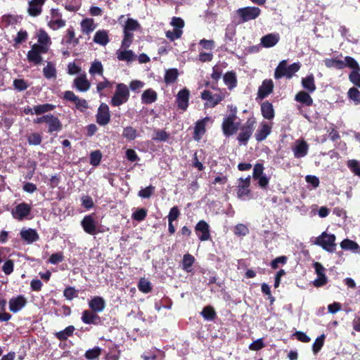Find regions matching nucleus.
Here are the masks:
<instances>
[{"label":"nucleus","instance_id":"nucleus-1","mask_svg":"<svg viewBox=\"0 0 360 360\" xmlns=\"http://www.w3.org/2000/svg\"><path fill=\"white\" fill-rule=\"evenodd\" d=\"M300 68V65L298 63H294L289 66H287V61L283 60L281 61L274 72V78L279 79L283 77L288 79L291 78L293 75L297 72Z\"/></svg>","mask_w":360,"mask_h":360},{"label":"nucleus","instance_id":"nucleus-2","mask_svg":"<svg viewBox=\"0 0 360 360\" xmlns=\"http://www.w3.org/2000/svg\"><path fill=\"white\" fill-rule=\"evenodd\" d=\"M130 96L129 87L124 83H119L116 86V90L112 96L110 104L112 106H120L126 103Z\"/></svg>","mask_w":360,"mask_h":360},{"label":"nucleus","instance_id":"nucleus-3","mask_svg":"<svg viewBox=\"0 0 360 360\" xmlns=\"http://www.w3.org/2000/svg\"><path fill=\"white\" fill-rule=\"evenodd\" d=\"M256 121L254 118H248L243 126L240 127L237 140L244 146H246L255 129Z\"/></svg>","mask_w":360,"mask_h":360},{"label":"nucleus","instance_id":"nucleus-4","mask_svg":"<svg viewBox=\"0 0 360 360\" xmlns=\"http://www.w3.org/2000/svg\"><path fill=\"white\" fill-rule=\"evenodd\" d=\"M335 241V236L334 234H328L326 232H323L316 238L315 244L322 247L323 250L332 252L335 250L336 244Z\"/></svg>","mask_w":360,"mask_h":360},{"label":"nucleus","instance_id":"nucleus-5","mask_svg":"<svg viewBox=\"0 0 360 360\" xmlns=\"http://www.w3.org/2000/svg\"><path fill=\"white\" fill-rule=\"evenodd\" d=\"M236 13L240 17V22H245L258 18L261 14V9L255 6H247L238 8Z\"/></svg>","mask_w":360,"mask_h":360},{"label":"nucleus","instance_id":"nucleus-6","mask_svg":"<svg viewBox=\"0 0 360 360\" xmlns=\"http://www.w3.org/2000/svg\"><path fill=\"white\" fill-rule=\"evenodd\" d=\"M47 52L48 49H46L43 46H38L37 44H34L32 46L31 50L27 53V60L29 62L33 63L35 65H39L42 61L41 55L46 53Z\"/></svg>","mask_w":360,"mask_h":360},{"label":"nucleus","instance_id":"nucleus-7","mask_svg":"<svg viewBox=\"0 0 360 360\" xmlns=\"http://www.w3.org/2000/svg\"><path fill=\"white\" fill-rule=\"evenodd\" d=\"M236 118V114L232 113L224 119L221 127L226 136H230L238 131V123H235Z\"/></svg>","mask_w":360,"mask_h":360},{"label":"nucleus","instance_id":"nucleus-8","mask_svg":"<svg viewBox=\"0 0 360 360\" xmlns=\"http://www.w3.org/2000/svg\"><path fill=\"white\" fill-rule=\"evenodd\" d=\"M63 98L66 101L72 102L75 105L76 108L81 112H84L87 108H89L87 101L84 98H79L72 91H65Z\"/></svg>","mask_w":360,"mask_h":360},{"label":"nucleus","instance_id":"nucleus-9","mask_svg":"<svg viewBox=\"0 0 360 360\" xmlns=\"http://www.w3.org/2000/svg\"><path fill=\"white\" fill-rule=\"evenodd\" d=\"M195 231L200 241H207L211 238L210 226L205 220H200L196 224Z\"/></svg>","mask_w":360,"mask_h":360},{"label":"nucleus","instance_id":"nucleus-10","mask_svg":"<svg viewBox=\"0 0 360 360\" xmlns=\"http://www.w3.org/2000/svg\"><path fill=\"white\" fill-rule=\"evenodd\" d=\"M96 122L101 126H105L110 122V114L107 104L102 103L98 108Z\"/></svg>","mask_w":360,"mask_h":360},{"label":"nucleus","instance_id":"nucleus-11","mask_svg":"<svg viewBox=\"0 0 360 360\" xmlns=\"http://www.w3.org/2000/svg\"><path fill=\"white\" fill-rule=\"evenodd\" d=\"M31 209V206L27 203L21 202L12 210L11 214L13 218L18 220H22L30 214Z\"/></svg>","mask_w":360,"mask_h":360},{"label":"nucleus","instance_id":"nucleus-12","mask_svg":"<svg viewBox=\"0 0 360 360\" xmlns=\"http://www.w3.org/2000/svg\"><path fill=\"white\" fill-rule=\"evenodd\" d=\"M81 226L84 231L89 235H95L98 233L96 221L92 214L86 215L81 221Z\"/></svg>","mask_w":360,"mask_h":360},{"label":"nucleus","instance_id":"nucleus-13","mask_svg":"<svg viewBox=\"0 0 360 360\" xmlns=\"http://www.w3.org/2000/svg\"><path fill=\"white\" fill-rule=\"evenodd\" d=\"M190 91L187 88L181 89L176 96V103L179 109L186 110L189 104Z\"/></svg>","mask_w":360,"mask_h":360},{"label":"nucleus","instance_id":"nucleus-14","mask_svg":"<svg viewBox=\"0 0 360 360\" xmlns=\"http://www.w3.org/2000/svg\"><path fill=\"white\" fill-rule=\"evenodd\" d=\"M274 88V84L271 79H266L263 80L261 86L258 89L257 99H264L271 94Z\"/></svg>","mask_w":360,"mask_h":360},{"label":"nucleus","instance_id":"nucleus-15","mask_svg":"<svg viewBox=\"0 0 360 360\" xmlns=\"http://www.w3.org/2000/svg\"><path fill=\"white\" fill-rule=\"evenodd\" d=\"M27 303V299L24 295H18L13 297L8 301L9 310L13 313H17L24 308Z\"/></svg>","mask_w":360,"mask_h":360},{"label":"nucleus","instance_id":"nucleus-16","mask_svg":"<svg viewBox=\"0 0 360 360\" xmlns=\"http://www.w3.org/2000/svg\"><path fill=\"white\" fill-rule=\"evenodd\" d=\"M82 321L85 324L99 325L101 323V318L92 310H84L81 317Z\"/></svg>","mask_w":360,"mask_h":360},{"label":"nucleus","instance_id":"nucleus-17","mask_svg":"<svg viewBox=\"0 0 360 360\" xmlns=\"http://www.w3.org/2000/svg\"><path fill=\"white\" fill-rule=\"evenodd\" d=\"M250 176H248L245 179L240 178V184L238 186L237 195L239 198L243 199L245 197H248L250 193L249 188L250 186Z\"/></svg>","mask_w":360,"mask_h":360},{"label":"nucleus","instance_id":"nucleus-18","mask_svg":"<svg viewBox=\"0 0 360 360\" xmlns=\"http://www.w3.org/2000/svg\"><path fill=\"white\" fill-rule=\"evenodd\" d=\"M279 40L280 36L278 33H270L261 38L260 44L264 48H271L277 44Z\"/></svg>","mask_w":360,"mask_h":360},{"label":"nucleus","instance_id":"nucleus-19","mask_svg":"<svg viewBox=\"0 0 360 360\" xmlns=\"http://www.w3.org/2000/svg\"><path fill=\"white\" fill-rule=\"evenodd\" d=\"M46 0H32L29 2L27 12L30 15L36 17L42 12V6Z\"/></svg>","mask_w":360,"mask_h":360},{"label":"nucleus","instance_id":"nucleus-20","mask_svg":"<svg viewBox=\"0 0 360 360\" xmlns=\"http://www.w3.org/2000/svg\"><path fill=\"white\" fill-rule=\"evenodd\" d=\"M20 235L21 238L28 244H31L39 238L37 231L33 229H22L20 232Z\"/></svg>","mask_w":360,"mask_h":360},{"label":"nucleus","instance_id":"nucleus-21","mask_svg":"<svg viewBox=\"0 0 360 360\" xmlns=\"http://www.w3.org/2000/svg\"><path fill=\"white\" fill-rule=\"evenodd\" d=\"M89 306L93 311L101 312L105 307V301L102 297L95 296L89 302Z\"/></svg>","mask_w":360,"mask_h":360},{"label":"nucleus","instance_id":"nucleus-22","mask_svg":"<svg viewBox=\"0 0 360 360\" xmlns=\"http://www.w3.org/2000/svg\"><path fill=\"white\" fill-rule=\"evenodd\" d=\"M271 131V127L266 123L262 122L260 127L257 130L255 134V137L258 142H262L265 140Z\"/></svg>","mask_w":360,"mask_h":360},{"label":"nucleus","instance_id":"nucleus-23","mask_svg":"<svg viewBox=\"0 0 360 360\" xmlns=\"http://www.w3.org/2000/svg\"><path fill=\"white\" fill-rule=\"evenodd\" d=\"M208 120V117H205L202 120H200L195 122V125L194 127L193 132V139L195 141H200L202 136L205 133V124L206 120Z\"/></svg>","mask_w":360,"mask_h":360},{"label":"nucleus","instance_id":"nucleus-24","mask_svg":"<svg viewBox=\"0 0 360 360\" xmlns=\"http://www.w3.org/2000/svg\"><path fill=\"white\" fill-rule=\"evenodd\" d=\"M261 112L264 119L271 120L275 116V111L271 103L268 101L261 104Z\"/></svg>","mask_w":360,"mask_h":360},{"label":"nucleus","instance_id":"nucleus-25","mask_svg":"<svg viewBox=\"0 0 360 360\" xmlns=\"http://www.w3.org/2000/svg\"><path fill=\"white\" fill-rule=\"evenodd\" d=\"M295 100L301 103L304 106H311L313 105V99L309 95V92L304 91H300L296 94L295 96Z\"/></svg>","mask_w":360,"mask_h":360},{"label":"nucleus","instance_id":"nucleus-26","mask_svg":"<svg viewBox=\"0 0 360 360\" xmlns=\"http://www.w3.org/2000/svg\"><path fill=\"white\" fill-rule=\"evenodd\" d=\"M158 99V94L153 89L145 90L141 94V103L143 104L149 105L155 103Z\"/></svg>","mask_w":360,"mask_h":360},{"label":"nucleus","instance_id":"nucleus-27","mask_svg":"<svg viewBox=\"0 0 360 360\" xmlns=\"http://www.w3.org/2000/svg\"><path fill=\"white\" fill-rule=\"evenodd\" d=\"M74 85L79 91L85 92L90 88V82L87 80L86 75H81L74 79Z\"/></svg>","mask_w":360,"mask_h":360},{"label":"nucleus","instance_id":"nucleus-28","mask_svg":"<svg viewBox=\"0 0 360 360\" xmlns=\"http://www.w3.org/2000/svg\"><path fill=\"white\" fill-rule=\"evenodd\" d=\"M94 41L101 46L107 45L110 41L108 31L104 30H98L94 37Z\"/></svg>","mask_w":360,"mask_h":360},{"label":"nucleus","instance_id":"nucleus-29","mask_svg":"<svg viewBox=\"0 0 360 360\" xmlns=\"http://www.w3.org/2000/svg\"><path fill=\"white\" fill-rule=\"evenodd\" d=\"M75 328L74 326L70 325L66 327L64 330L56 332L54 335L60 342L65 341L69 337L73 335Z\"/></svg>","mask_w":360,"mask_h":360},{"label":"nucleus","instance_id":"nucleus-30","mask_svg":"<svg viewBox=\"0 0 360 360\" xmlns=\"http://www.w3.org/2000/svg\"><path fill=\"white\" fill-rule=\"evenodd\" d=\"M309 146L304 141L299 142L293 149L294 155L297 158H301L307 155Z\"/></svg>","mask_w":360,"mask_h":360},{"label":"nucleus","instance_id":"nucleus-31","mask_svg":"<svg viewBox=\"0 0 360 360\" xmlns=\"http://www.w3.org/2000/svg\"><path fill=\"white\" fill-rule=\"evenodd\" d=\"M47 123L49 125V132L53 133V131H59L62 129V123L60 122V120L50 114V117L49 120H47Z\"/></svg>","mask_w":360,"mask_h":360},{"label":"nucleus","instance_id":"nucleus-32","mask_svg":"<svg viewBox=\"0 0 360 360\" xmlns=\"http://www.w3.org/2000/svg\"><path fill=\"white\" fill-rule=\"evenodd\" d=\"M302 87L307 90L309 93H313L316 89L314 75L310 74L306 77L302 78Z\"/></svg>","mask_w":360,"mask_h":360},{"label":"nucleus","instance_id":"nucleus-33","mask_svg":"<svg viewBox=\"0 0 360 360\" xmlns=\"http://www.w3.org/2000/svg\"><path fill=\"white\" fill-rule=\"evenodd\" d=\"M223 79L224 84L229 89H232L237 86V77L235 72L229 71L226 72Z\"/></svg>","mask_w":360,"mask_h":360},{"label":"nucleus","instance_id":"nucleus-34","mask_svg":"<svg viewBox=\"0 0 360 360\" xmlns=\"http://www.w3.org/2000/svg\"><path fill=\"white\" fill-rule=\"evenodd\" d=\"M195 260V257L189 253L185 254L181 262L182 269L187 273L191 272L193 270L192 266Z\"/></svg>","mask_w":360,"mask_h":360},{"label":"nucleus","instance_id":"nucleus-35","mask_svg":"<svg viewBox=\"0 0 360 360\" xmlns=\"http://www.w3.org/2000/svg\"><path fill=\"white\" fill-rule=\"evenodd\" d=\"M62 43H65L67 44H73L74 46L79 44V39L75 37V30L72 27H70L66 30V34L63 39Z\"/></svg>","mask_w":360,"mask_h":360},{"label":"nucleus","instance_id":"nucleus-36","mask_svg":"<svg viewBox=\"0 0 360 360\" xmlns=\"http://www.w3.org/2000/svg\"><path fill=\"white\" fill-rule=\"evenodd\" d=\"M200 314L204 319L207 321H213L217 317L216 311L212 306L205 307L200 312Z\"/></svg>","mask_w":360,"mask_h":360},{"label":"nucleus","instance_id":"nucleus-37","mask_svg":"<svg viewBox=\"0 0 360 360\" xmlns=\"http://www.w3.org/2000/svg\"><path fill=\"white\" fill-rule=\"evenodd\" d=\"M179 76V71L176 68H171L166 71L165 75V82L166 84L174 83Z\"/></svg>","mask_w":360,"mask_h":360},{"label":"nucleus","instance_id":"nucleus-38","mask_svg":"<svg viewBox=\"0 0 360 360\" xmlns=\"http://www.w3.org/2000/svg\"><path fill=\"white\" fill-rule=\"evenodd\" d=\"M38 46H43L49 49V46L51 44V39L48 34L43 30H40L38 34Z\"/></svg>","mask_w":360,"mask_h":360},{"label":"nucleus","instance_id":"nucleus-39","mask_svg":"<svg viewBox=\"0 0 360 360\" xmlns=\"http://www.w3.org/2000/svg\"><path fill=\"white\" fill-rule=\"evenodd\" d=\"M56 106L51 103H45L34 106V113L37 115H42L55 109Z\"/></svg>","mask_w":360,"mask_h":360},{"label":"nucleus","instance_id":"nucleus-40","mask_svg":"<svg viewBox=\"0 0 360 360\" xmlns=\"http://www.w3.org/2000/svg\"><path fill=\"white\" fill-rule=\"evenodd\" d=\"M81 28L83 33L89 34L94 29V20L91 18H85L81 22Z\"/></svg>","mask_w":360,"mask_h":360},{"label":"nucleus","instance_id":"nucleus-41","mask_svg":"<svg viewBox=\"0 0 360 360\" xmlns=\"http://www.w3.org/2000/svg\"><path fill=\"white\" fill-rule=\"evenodd\" d=\"M43 73L44 76L46 79H51V78H56V69L54 66V65L49 62L43 69Z\"/></svg>","mask_w":360,"mask_h":360},{"label":"nucleus","instance_id":"nucleus-42","mask_svg":"<svg viewBox=\"0 0 360 360\" xmlns=\"http://www.w3.org/2000/svg\"><path fill=\"white\" fill-rule=\"evenodd\" d=\"M123 33L124 36L122 41V47L123 49H128L133 42L134 34L133 32H129L124 30H123Z\"/></svg>","mask_w":360,"mask_h":360},{"label":"nucleus","instance_id":"nucleus-43","mask_svg":"<svg viewBox=\"0 0 360 360\" xmlns=\"http://www.w3.org/2000/svg\"><path fill=\"white\" fill-rule=\"evenodd\" d=\"M102 349L99 347H95L93 349L86 351L84 356L88 360H95L98 359L101 354Z\"/></svg>","mask_w":360,"mask_h":360},{"label":"nucleus","instance_id":"nucleus-44","mask_svg":"<svg viewBox=\"0 0 360 360\" xmlns=\"http://www.w3.org/2000/svg\"><path fill=\"white\" fill-rule=\"evenodd\" d=\"M325 65L327 68H336L337 69L341 70L345 68L344 61L336 59H326L325 60Z\"/></svg>","mask_w":360,"mask_h":360},{"label":"nucleus","instance_id":"nucleus-45","mask_svg":"<svg viewBox=\"0 0 360 360\" xmlns=\"http://www.w3.org/2000/svg\"><path fill=\"white\" fill-rule=\"evenodd\" d=\"M138 288L143 293H148L152 290L151 283L145 278H141L139 281Z\"/></svg>","mask_w":360,"mask_h":360},{"label":"nucleus","instance_id":"nucleus-46","mask_svg":"<svg viewBox=\"0 0 360 360\" xmlns=\"http://www.w3.org/2000/svg\"><path fill=\"white\" fill-rule=\"evenodd\" d=\"M139 28L140 25L136 20L128 18L124 25L123 30L134 32Z\"/></svg>","mask_w":360,"mask_h":360},{"label":"nucleus","instance_id":"nucleus-47","mask_svg":"<svg viewBox=\"0 0 360 360\" xmlns=\"http://www.w3.org/2000/svg\"><path fill=\"white\" fill-rule=\"evenodd\" d=\"M122 136L129 141H133L137 136V131L132 127H124L122 131Z\"/></svg>","mask_w":360,"mask_h":360},{"label":"nucleus","instance_id":"nucleus-48","mask_svg":"<svg viewBox=\"0 0 360 360\" xmlns=\"http://www.w3.org/2000/svg\"><path fill=\"white\" fill-rule=\"evenodd\" d=\"M326 336L324 334L319 336L314 341L312 345V351L314 354L320 352L324 345Z\"/></svg>","mask_w":360,"mask_h":360},{"label":"nucleus","instance_id":"nucleus-49","mask_svg":"<svg viewBox=\"0 0 360 360\" xmlns=\"http://www.w3.org/2000/svg\"><path fill=\"white\" fill-rule=\"evenodd\" d=\"M117 58L119 60L131 61L134 59V53L131 50L124 49V51L117 53Z\"/></svg>","mask_w":360,"mask_h":360},{"label":"nucleus","instance_id":"nucleus-50","mask_svg":"<svg viewBox=\"0 0 360 360\" xmlns=\"http://www.w3.org/2000/svg\"><path fill=\"white\" fill-rule=\"evenodd\" d=\"M352 173L360 177V162L356 160H349L347 164Z\"/></svg>","mask_w":360,"mask_h":360},{"label":"nucleus","instance_id":"nucleus-51","mask_svg":"<svg viewBox=\"0 0 360 360\" xmlns=\"http://www.w3.org/2000/svg\"><path fill=\"white\" fill-rule=\"evenodd\" d=\"M347 96L355 104H360V91L356 87L350 88L347 92Z\"/></svg>","mask_w":360,"mask_h":360},{"label":"nucleus","instance_id":"nucleus-52","mask_svg":"<svg viewBox=\"0 0 360 360\" xmlns=\"http://www.w3.org/2000/svg\"><path fill=\"white\" fill-rule=\"evenodd\" d=\"M63 296L68 300H72L78 297V290L74 287L68 286L63 290Z\"/></svg>","mask_w":360,"mask_h":360},{"label":"nucleus","instance_id":"nucleus-53","mask_svg":"<svg viewBox=\"0 0 360 360\" xmlns=\"http://www.w3.org/2000/svg\"><path fill=\"white\" fill-rule=\"evenodd\" d=\"M340 246L343 250H356L359 248V245L355 242L349 239H344L340 243Z\"/></svg>","mask_w":360,"mask_h":360},{"label":"nucleus","instance_id":"nucleus-54","mask_svg":"<svg viewBox=\"0 0 360 360\" xmlns=\"http://www.w3.org/2000/svg\"><path fill=\"white\" fill-rule=\"evenodd\" d=\"M13 86L18 91H25L29 87L27 82L23 79H15L13 82Z\"/></svg>","mask_w":360,"mask_h":360},{"label":"nucleus","instance_id":"nucleus-55","mask_svg":"<svg viewBox=\"0 0 360 360\" xmlns=\"http://www.w3.org/2000/svg\"><path fill=\"white\" fill-rule=\"evenodd\" d=\"M102 159V154L100 150H97L93 151L90 154V164L92 166L96 167L100 165Z\"/></svg>","mask_w":360,"mask_h":360},{"label":"nucleus","instance_id":"nucleus-56","mask_svg":"<svg viewBox=\"0 0 360 360\" xmlns=\"http://www.w3.org/2000/svg\"><path fill=\"white\" fill-rule=\"evenodd\" d=\"M147 216V210L145 208L137 209L132 213V219L137 221H143Z\"/></svg>","mask_w":360,"mask_h":360},{"label":"nucleus","instance_id":"nucleus-57","mask_svg":"<svg viewBox=\"0 0 360 360\" xmlns=\"http://www.w3.org/2000/svg\"><path fill=\"white\" fill-rule=\"evenodd\" d=\"M219 94H215L214 95H212V99L210 101L209 106L214 108L217 104H219L221 101H222L225 98V94L222 92L220 89Z\"/></svg>","mask_w":360,"mask_h":360},{"label":"nucleus","instance_id":"nucleus-58","mask_svg":"<svg viewBox=\"0 0 360 360\" xmlns=\"http://www.w3.org/2000/svg\"><path fill=\"white\" fill-rule=\"evenodd\" d=\"M103 72V65L100 61L95 60L91 65L89 73L91 75L95 74L102 75Z\"/></svg>","mask_w":360,"mask_h":360},{"label":"nucleus","instance_id":"nucleus-59","mask_svg":"<svg viewBox=\"0 0 360 360\" xmlns=\"http://www.w3.org/2000/svg\"><path fill=\"white\" fill-rule=\"evenodd\" d=\"M183 34V31L179 29H174L172 31L168 30L166 32V37L171 41H174L176 39L181 38Z\"/></svg>","mask_w":360,"mask_h":360},{"label":"nucleus","instance_id":"nucleus-60","mask_svg":"<svg viewBox=\"0 0 360 360\" xmlns=\"http://www.w3.org/2000/svg\"><path fill=\"white\" fill-rule=\"evenodd\" d=\"M345 67H348L351 68L352 70H360V66L359 63L356 62V60L351 57V56H346L345 58Z\"/></svg>","mask_w":360,"mask_h":360},{"label":"nucleus","instance_id":"nucleus-61","mask_svg":"<svg viewBox=\"0 0 360 360\" xmlns=\"http://www.w3.org/2000/svg\"><path fill=\"white\" fill-rule=\"evenodd\" d=\"M65 25V20L62 18H58L56 20H51L48 22V26L53 30H56L60 28L63 27Z\"/></svg>","mask_w":360,"mask_h":360},{"label":"nucleus","instance_id":"nucleus-62","mask_svg":"<svg viewBox=\"0 0 360 360\" xmlns=\"http://www.w3.org/2000/svg\"><path fill=\"white\" fill-rule=\"evenodd\" d=\"M234 234L238 236H245L249 233V229L243 224H237L233 230Z\"/></svg>","mask_w":360,"mask_h":360},{"label":"nucleus","instance_id":"nucleus-63","mask_svg":"<svg viewBox=\"0 0 360 360\" xmlns=\"http://www.w3.org/2000/svg\"><path fill=\"white\" fill-rule=\"evenodd\" d=\"M42 137L39 133H32L27 137V141L30 145L38 146L41 144Z\"/></svg>","mask_w":360,"mask_h":360},{"label":"nucleus","instance_id":"nucleus-64","mask_svg":"<svg viewBox=\"0 0 360 360\" xmlns=\"http://www.w3.org/2000/svg\"><path fill=\"white\" fill-rule=\"evenodd\" d=\"M349 79L354 85L360 88V70H352Z\"/></svg>","mask_w":360,"mask_h":360}]
</instances>
